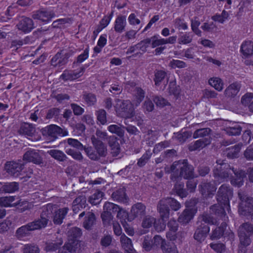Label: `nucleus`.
<instances>
[{"label": "nucleus", "mask_w": 253, "mask_h": 253, "mask_svg": "<svg viewBox=\"0 0 253 253\" xmlns=\"http://www.w3.org/2000/svg\"><path fill=\"white\" fill-rule=\"evenodd\" d=\"M166 173H171L170 179L174 181L181 179L192 178L194 177V168L189 165L187 160L174 162L170 167L165 168Z\"/></svg>", "instance_id": "f257e3e1"}, {"label": "nucleus", "mask_w": 253, "mask_h": 253, "mask_svg": "<svg viewBox=\"0 0 253 253\" xmlns=\"http://www.w3.org/2000/svg\"><path fill=\"white\" fill-rule=\"evenodd\" d=\"M232 196V189L226 184L222 185L219 187L217 194V201L218 203L211 207V213L219 216L225 215V209H229V200Z\"/></svg>", "instance_id": "f03ea898"}, {"label": "nucleus", "mask_w": 253, "mask_h": 253, "mask_svg": "<svg viewBox=\"0 0 253 253\" xmlns=\"http://www.w3.org/2000/svg\"><path fill=\"white\" fill-rule=\"evenodd\" d=\"M91 141L94 149L91 147L84 148L88 157L93 161H98L101 157H105L108 154L106 145L100 140L96 138L94 135L91 136Z\"/></svg>", "instance_id": "7ed1b4c3"}, {"label": "nucleus", "mask_w": 253, "mask_h": 253, "mask_svg": "<svg viewBox=\"0 0 253 253\" xmlns=\"http://www.w3.org/2000/svg\"><path fill=\"white\" fill-rule=\"evenodd\" d=\"M234 168L229 164L224 163L221 159L217 160L213 169V175L215 183H221L228 181L232 175Z\"/></svg>", "instance_id": "20e7f679"}, {"label": "nucleus", "mask_w": 253, "mask_h": 253, "mask_svg": "<svg viewBox=\"0 0 253 253\" xmlns=\"http://www.w3.org/2000/svg\"><path fill=\"white\" fill-rule=\"evenodd\" d=\"M169 206L174 211H178L181 207V204L174 198L168 197L161 199L158 204L157 210L162 220L165 222L169 215L170 210Z\"/></svg>", "instance_id": "39448f33"}, {"label": "nucleus", "mask_w": 253, "mask_h": 253, "mask_svg": "<svg viewBox=\"0 0 253 253\" xmlns=\"http://www.w3.org/2000/svg\"><path fill=\"white\" fill-rule=\"evenodd\" d=\"M215 223L216 220L210 215L203 214L199 218L197 222L198 227L194 234V239L199 242H203L210 231V228L207 224Z\"/></svg>", "instance_id": "423d86ee"}, {"label": "nucleus", "mask_w": 253, "mask_h": 253, "mask_svg": "<svg viewBox=\"0 0 253 253\" xmlns=\"http://www.w3.org/2000/svg\"><path fill=\"white\" fill-rule=\"evenodd\" d=\"M238 196L241 201L238 211L243 216L252 217L253 215V199L248 196L241 190L238 192Z\"/></svg>", "instance_id": "0eeeda50"}, {"label": "nucleus", "mask_w": 253, "mask_h": 253, "mask_svg": "<svg viewBox=\"0 0 253 253\" xmlns=\"http://www.w3.org/2000/svg\"><path fill=\"white\" fill-rule=\"evenodd\" d=\"M115 102L114 107L117 116L124 118H130L133 116V104L129 100L117 99Z\"/></svg>", "instance_id": "6e6552de"}, {"label": "nucleus", "mask_w": 253, "mask_h": 253, "mask_svg": "<svg viewBox=\"0 0 253 253\" xmlns=\"http://www.w3.org/2000/svg\"><path fill=\"white\" fill-rule=\"evenodd\" d=\"M42 135L50 141L55 140L59 136H67L68 131L56 125H50L41 130Z\"/></svg>", "instance_id": "1a4fd4ad"}, {"label": "nucleus", "mask_w": 253, "mask_h": 253, "mask_svg": "<svg viewBox=\"0 0 253 253\" xmlns=\"http://www.w3.org/2000/svg\"><path fill=\"white\" fill-rule=\"evenodd\" d=\"M238 234L241 245L249 246L251 242L250 237L253 234V225L248 222L243 223L239 228Z\"/></svg>", "instance_id": "9d476101"}, {"label": "nucleus", "mask_w": 253, "mask_h": 253, "mask_svg": "<svg viewBox=\"0 0 253 253\" xmlns=\"http://www.w3.org/2000/svg\"><path fill=\"white\" fill-rule=\"evenodd\" d=\"M55 16V13L53 10L42 8L34 11L33 13L32 17L34 19L47 22L50 21Z\"/></svg>", "instance_id": "9b49d317"}, {"label": "nucleus", "mask_w": 253, "mask_h": 253, "mask_svg": "<svg viewBox=\"0 0 253 253\" xmlns=\"http://www.w3.org/2000/svg\"><path fill=\"white\" fill-rule=\"evenodd\" d=\"M20 134L27 135L33 137V140L38 141L41 139V136L36 133L35 127L32 124L23 123L18 130Z\"/></svg>", "instance_id": "f8f14e48"}, {"label": "nucleus", "mask_w": 253, "mask_h": 253, "mask_svg": "<svg viewBox=\"0 0 253 253\" xmlns=\"http://www.w3.org/2000/svg\"><path fill=\"white\" fill-rule=\"evenodd\" d=\"M24 164L19 162H9L5 165V169L9 174L17 177L21 175V171L23 169Z\"/></svg>", "instance_id": "ddd939ff"}, {"label": "nucleus", "mask_w": 253, "mask_h": 253, "mask_svg": "<svg viewBox=\"0 0 253 253\" xmlns=\"http://www.w3.org/2000/svg\"><path fill=\"white\" fill-rule=\"evenodd\" d=\"M85 68L82 67L79 70H65L60 79L64 81H73L81 77L84 74Z\"/></svg>", "instance_id": "4468645a"}, {"label": "nucleus", "mask_w": 253, "mask_h": 253, "mask_svg": "<svg viewBox=\"0 0 253 253\" xmlns=\"http://www.w3.org/2000/svg\"><path fill=\"white\" fill-rule=\"evenodd\" d=\"M146 207L141 203L133 205L131 209L128 220H131L136 217L141 218L145 214Z\"/></svg>", "instance_id": "2eb2a0df"}, {"label": "nucleus", "mask_w": 253, "mask_h": 253, "mask_svg": "<svg viewBox=\"0 0 253 253\" xmlns=\"http://www.w3.org/2000/svg\"><path fill=\"white\" fill-rule=\"evenodd\" d=\"M200 191L205 198H209L212 196L216 190V187L214 184L210 182L203 181L199 186Z\"/></svg>", "instance_id": "dca6fc26"}, {"label": "nucleus", "mask_w": 253, "mask_h": 253, "mask_svg": "<svg viewBox=\"0 0 253 253\" xmlns=\"http://www.w3.org/2000/svg\"><path fill=\"white\" fill-rule=\"evenodd\" d=\"M84 216V220L83 223L84 227L87 230L91 229L96 222L94 213L91 211H83L79 214V218Z\"/></svg>", "instance_id": "f3484780"}, {"label": "nucleus", "mask_w": 253, "mask_h": 253, "mask_svg": "<svg viewBox=\"0 0 253 253\" xmlns=\"http://www.w3.org/2000/svg\"><path fill=\"white\" fill-rule=\"evenodd\" d=\"M16 27L19 30L25 33L31 32L35 28L33 20L26 17H22Z\"/></svg>", "instance_id": "a211bd4d"}, {"label": "nucleus", "mask_w": 253, "mask_h": 253, "mask_svg": "<svg viewBox=\"0 0 253 253\" xmlns=\"http://www.w3.org/2000/svg\"><path fill=\"white\" fill-rule=\"evenodd\" d=\"M71 55L69 52L63 54L58 52L51 60V65L54 67H60L65 65L68 61V59Z\"/></svg>", "instance_id": "6ab92c4d"}, {"label": "nucleus", "mask_w": 253, "mask_h": 253, "mask_svg": "<svg viewBox=\"0 0 253 253\" xmlns=\"http://www.w3.org/2000/svg\"><path fill=\"white\" fill-rule=\"evenodd\" d=\"M80 244L78 239H68L67 243H65L62 249L59 250V253H66L67 251L71 253H75L79 251Z\"/></svg>", "instance_id": "aec40b11"}, {"label": "nucleus", "mask_w": 253, "mask_h": 253, "mask_svg": "<svg viewBox=\"0 0 253 253\" xmlns=\"http://www.w3.org/2000/svg\"><path fill=\"white\" fill-rule=\"evenodd\" d=\"M23 160L38 165L42 163V158L40 155L39 152L35 150L27 151L23 155Z\"/></svg>", "instance_id": "412c9836"}, {"label": "nucleus", "mask_w": 253, "mask_h": 253, "mask_svg": "<svg viewBox=\"0 0 253 253\" xmlns=\"http://www.w3.org/2000/svg\"><path fill=\"white\" fill-rule=\"evenodd\" d=\"M233 173L235 176H232L230 179L231 184L235 186L241 187L243 185L244 179L246 177V173L243 170H236L234 169Z\"/></svg>", "instance_id": "4be33fe9"}, {"label": "nucleus", "mask_w": 253, "mask_h": 253, "mask_svg": "<svg viewBox=\"0 0 253 253\" xmlns=\"http://www.w3.org/2000/svg\"><path fill=\"white\" fill-rule=\"evenodd\" d=\"M241 87L240 83L234 82L225 88L224 91V95L227 98H234L238 94Z\"/></svg>", "instance_id": "5701e85b"}, {"label": "nucleus", "mask_w": 253, "mask_h": 253, "mask_svg": "<svg viewBox=\"0 0 253 253\" xmlns=\"http://www.w3.org/2000/svg\"><path fill=\"white\" fill-rule=\"evenodd\" d=\"M211 142V137H205L195 141L194 143H191L189 145V150L190 151L201 150L207 146L209 145Z\"/></svg>", "instance_id": "b1692460"}, {"label": "nucleus", "mask_w": 253, "mask_h": 253, "mask_svg": "<svg viewBox=\"0 0 253 253\" xmlns=\"http://www.w3.org/2000/svg\"><path fill=\"white\" fill-rule=\"evenodd\" d=\"M86 205V199L85 196L84 195H80L77 197L73 202V211L75 213H77L81 209L85 208Z\"/></svg>", "instance_id": "393cba45"}, {"label": "nucleus", "mask_w": 253, "mask_h": 253, "mask_svg": "<svg viewBox=\"0 0 253 253\" xmlns=\"http://www.w3.org/2000/svg\"><path fill=\"white\" fill-rule=\"evenodd\" d=\"M155 221L156 219L153 217L147 216L143 219L142 223V226L143 228H147L151 227L153 224H154L155 229L158 232H161L162 231H163L166 227V224H165V223H163L160 226H158L155 224Z\"/></svg>", "instance_id": "a878e982"}, {"label": "nucleus", "mask_w": 253, "mask_h": 253, "mask_svg": "<svg viewBox=\"0 0 253 253\" xmlns=\"http://www.w3.org/2000/svg\"><path fill=\"white\" fill-rule=\"evenodd\" d=\"M108 145L111 148V153L114 157L117 156L120 153V146L117 138L114 136L108 137Z\"/></svg>", "instance_id": "bb28decb"}, {"label": "nucleus", "mask_w": 253, "mask_h": 253, "mask_svg": "<svg viewBox=\"0 0 253 253\" xmlns=\"http://www.w3.org/2000/svg\"><path fill=\"white\" fill-rule=\"evenodd\" d=\"M69 211L68 208L65 207L54 211L53 216V221L55 224H61Z\"/></svg>", "instance_id": "cd10ccee"}, {"label": "nucleus", "mask_w": 253, "mask_h": 253, "mask_svg": "<svg viewBox=\"0 0 253 253\" xmlns=\"http://www.w3.org/2000/svg\"><path fill=\"white\" fill-rule=\"evenodd\" d=\"M15 196H6L0 198V206L1 207H12L20 205V201L15 202Z\"/></svg>", "instance_id": "c85d7f7f"}, {"label": "nucleus", "mask_w": 253, "mask_h": 253, "mask_svg": "<svg viewBox=\"0 0 253 253\" xmlns=\"http://www.w3.org/2000/svg\"><path fill=\"white\" fill-rule=\"evenodd\" d=\"M63 242L62 237L59 235L57 237L56 240L46 243L44 250L46 252L55 251L59 249Z\"/></svg>", "instance_id": "c756f323"}, {"label": "nucleus", "mask_w": 253, "mask_h": 253, "mask_svg": "<svg viewBox=\"0 0 253 253\" xmlns=\"http://www.w3.org/2000/svg\"><path fill=\"white\" fill-rule=\"evenodd\" d=\"M56 209L57 206L56 205L48 204L42 207L41 216L42 217H44L49 221L50 218L52 217L53 212H54Z\"/></svg>", "instance_id": "7c9ffc66"}, {"label": "nucleus", "mask_w": 253, "mask_h": 253, "mask_svg": "<svg viewBox=\"0 0 253 253\" xmlns=\"http://www.w3.org/2000/svg\"><path fill=\"white\" fill-rule=\"evenodd\" d=\"M241 52L245 57L253 55V42L251 41L244 42L241 46Z\"/></svg>", "instance_id": "2f4dec72"}, {"label": "nucleus", "mask_w": 253, "mask_h": 253, "mask_svg": "<svg viewBox=\"0 0 253 253\" xmlns=\"http://www.w3.org/2000/svg\"><path fill=\"white\" fill-rule=\"evenodd\" d=\"M126 25V16H119L117 17L115 22L114 30L116 32L121 33L125 31Z\"/></svg>", "instance_id": "473e14b6"}, {"label": "nucleus", "mask_w": 253, "mask_h": 253, "mask_svg": "<svg viewBox=\"0 0 253 253\" xmlns=\"http://www.w3.org/2000/svg\"><path fill=\"white\" fill-rule=\"evenodd\" d=\"M145 97V91L140 87H136L134 90L133 103L138 106Z\"/></svg>", "instance_id": "72a5a7b5"}, {"label": "nucleus", "mask_w": 253, "mask_h": 253, "mask_svg": "<svg viewBox=\"0 0 253 253\" xmlns=\"http://www.w3.org/2000/svg\"><path fill=\"white\" fill-rule=\"evenodd\" d=\"M194 214L191 210L185 209L178 218L179 222L182 224L188 223L193 217Z\"/></svg>", "instance_id": "f704fd0d"}, {"label": "nucleus", "mask_w": 253, "mask_h": 253, "mask_svg": "<svg viewBox=\"0 0 253 253\" xmlns=\"http://www.w3.org/2000/svg\"><path fill=\"white\" fill-rule=\"evenodd\" d=\"M31 231H33V230L30 223H29L18 228L16 232V235L18 239H21L28 236Z\"/></svg>", "instance_id": "c9c22d12"}, {"label": "nucleus", "mask_w": 253, "mask_h": 253, "mask_svg": "<svg viewBox=\"0 0 253 253\" xmlns=\"http://www.w3.org/2000/svg\"><path fill=\"white\" fill-rule=\"evenodd\" d=\"M47 153L53 158L59 162H64L67 160V157L65 153L61 150L52 149L47 151Z\"/></svg>", "instance_id": "e433bc0d"}, {"label": "nucleus", "mask_w": 253, "mask_h": 253, "mask_svg": "<svg viewBox=\"0 0 253 253\" xmlns=\"http://www.w3.org/2000/svg\"><path fill=\"white\" fill-rule=\"evenodd\" d=\"M120 242L123 249L125 250V253L129 252L130 250H133L131 240L126 237L125 234L122 235L120 237Z\"/></svg>", "instance_id": "4c0bfd02"}, {"label": "nucleus", "mask_w": 253, "mask_h": 253, "mask_svg": "<svg viewBox=\"0 0 253 253\" xmlns=\"http://www.w3.org/2000/svg\"><path fill=\"white\" fill-rule=\"evenodd\" d=\"M223 130L230 136L239 135L242 131V127L239 125L235 124H232L231 126L224 128Z\"/></svg>", "instance_id": "58836bf2"}, {"label": "nucleus", "mask_w": 253, "mask_h": 253, "mask_svg": "<svg viewBox=\"0 0 253 253\" xmlns=\"http://www.w3.org/2000/svg\"><path fill=\"white\" fill-rule=\"evenodd\" d=\"M209 84L218 91H221L224 87L223 81L218 77H212L209 80Z\"/></svg>", "instance_id": "ea45409f"}, {"label": "nucleus", "mask_w": 253, "mask_h": 253, "mask_svg": "<svg viewBox=\"0 0 253 253\" xmlns=\"http://www.w3.org/2000/svg\"><path fill=\"white\" fill-rule=\"evenodd\" d=\"M112 198L114 201L119 202L126 203L127 198L124 188H120L114 192L112 194Z\"/></svg>", "instance_id": "a19ab883"}, {"label": "nucleus", "mask_w": 253, "mask_h": 253, "mask_svg": "<svg viewBox=\"0 0 253 253\" xmlns=\"http://www.w3.org/2000/svg\"><path fill=\"white\" fill-rule=\"evenodd\" d=\"M242 146V144L239 143L234 146L227 148L226 150L227 157L231 159L237 157Z\"/></svg>", "instance_id": "79ce46f5"}, {"label": "nucleus", "mask_w": 253, "mask_h": 253, "mask_svg": "<svg viewBox=\"0 0 253 253\" xmlns=\"http://www.w3.org/2000/svg\"><path fill=\"white\" fill-rule=\"evenodd\" d=\"M48 221L44 217L40 216V218L33 222H31L30 223L34 231L45 227L47 224Z\"/></svg>", "instance_id": "37998d69"}, {"label": "nucleus", "mask_w": 253, "mask_h": 253, "mask_svg": "<svg viewBox=\"0 0 253 253\" xmlns=\"http://www.w3.org/2000/svg\"><path fill=\"white\" fill-rule=\"evenodd\" d=\"M192 132L185 131H180L174 134L172 138L178 141L179 143H184L189 137H191Z\"/></svg>", "instance_id": "c03bdc74"}, {"label": "nucleus", "mask_w": 253, "mask_h": 253, "mask_svg": "<svg viewBox=\"0 0 253 253\" xmlns=\"http://www.w3.org/2000/svg\"><path fill=\"white\" fill-rule=\"evenodd\" d=\"M168 226L169 228L170 232L167 234V237L170 238V240L175 238V233L178 228V224L175 220L171 219L168 223Z\"/></svg>", "instance_id": "a18cd8bd"}, {"label": "nucleus", "mask_w": 253, "mask_h": 253, "mask_svg": "<svg viewBox=\"0 0 253 253\" xmlns=\"http://www.w3.org/2000/svg\"><path fill=\"white\" fill-rule=\"evenodd\" d=\"M229 17V14L225 10H223L221 14L216 13L211 17V19L221 24H223L227 20Z\"/></svg>", "instance_id": "49530a36"}, {"label": "nucleus", "mask_w": 253, "mask_h": 253, "mask_svg": "<svg viewBox=\"0 0 253 253\" xmlns=\"http://www.w3.org/2000/svg\"><path fill=\"white\" fill-rule=\"evenodd\" d=\"M103 196V193L99 190L95 192L88 198V202L92 205H96L100 203Z\"/></svg>", "instance_id": "de8ad7c7"}, {"label": "nucleus", "mask_w": 253, "mask_h": 253, "mask_svg": "<svg viewBox=\"0 0 253 253\" xmlns=\"http://www.w3.org/2000/svg\"><path fill=\"white\" fill-rule=\"evenodd\" d=\"M23 253H40L38 246L34 243L24 245L22 248Z\"/></svg>", "instance_id": "09e8293b"}, {"label": "nucleus", "mask_w": 253, "mask_h": 253, "mask_svg": "<svg viewBox=\"0 0 253 253\" xmlns=\"http://www.w3.org/2000/svg\"><path fill=\"white\" fill-rule=\"evenodd\" d=\"M84 103L88 106L95 104L97 99L95 94L91 93L85 92L83 96Z\"/></svg>", "instance_id": "8fccbe9b"}, {"label": "nucleus", "mask_w": 253, "mask_h": 253, "mask_svg": "<svg viewBox=\"0 0 253 253\" xmlns=\"http://www.w3.org/2000/svg\"><path fill=\"white\" fill-rule=\"evenodd\" d=\"M211 129L209 128H203L198 129L195 130L193 133V137L194 138H198L200 137H208L209 136Z\"/></svg>", "instance_id": "3c124183"}, {"label": "nucleus", "mask_w": 253, "mask_h": 253, "mask_svg": "<svg viewBox=\"0 0 253 253\" xmlns=\"http://www.w3.org/2000/svg\"><path fill=\"white\" fill-rule=\"evenodd\" d=\"M193 35L190 33H185L179 36L177 41L179 44H187L193 40Z\"/></svg>", "instance_id": "603ef678"}, {"label": "nucleus", "mask_w": 253, "mask_h": 253, "mask_svg": "<svg viewBox=\"0 0 253 253\" xmlns=\"http://www.w3.org/2000/svg\"><path fill=\"white\" fill-rule=\"evenodd\" d=\"M124 126H119L116 125H111L108 127V130L113 133L116 134L119 137H123L125 131Z\"/></svg>", "instance_id": "864d4df0"}, {"label": "nucleus", "mask_w": 253, "mask_h": 253, "mask_svg": "<svg viewBox=\"0 0 253 253\" xmlns=\"http://www.w3.org/2000/svg\"><path fill=\"white\" fill-rule=\"evenodd\" d=\"M225 227L226 224L223 223L221 224L220 227L216 228L212 232V233L211 236V239H217L221 237L223 235Z\"/></svg>", "instance_id": "5fc2aeb1"}, {"label": "nucleus", "mask_w": 253, "mask_h": 253, "mask_svg": "<svg viewBox=\"0 0 253 253\" xmlns=\"http://www.w3.org/2000/svg\"><path fill=\"white\" fill-rule=\"evenodd\" d=\"M2 188L5 193H12L18 190L19 184L15 182L7 183L3 185Z\"/></svg>", "instance_id": "6e6d98bb"}, {"label": "nucleus", "mask_w": 253, "mask_h": 253, "mask_svg": "<svg viewBox=\"0 0 253 253\" xmlns=\"http://www.w3.org/2000/svg\"><path fill=\"white\" fill-rule=\"evenodd\" d=\"M152 242L153 246L154 249H157L161 247V250L163 245H167L168 243H167L165 239H163L161 236L159 235H156L152 240Z\"/></svg>", "instance_id": "4d7b16f0"}, {"label": "nucleus", "mask_w": 253, "mask_h": 253, "mask_svg": "<svg viewBox=\"0 0 253 253\" xmlns=\"http://www.w3.org/2000/svg\"><path fill=\"white\" fill-rule=\"evenodd\" d=\"M81 230L78 227L70 229L68 232V239L75 240L81 237Z\"/></svg>", "instance_id": "13d9d810"}, {"label": "nucleus", "mask_w": 253, "mask_h": 253, "mask_svg": "<svg viewBox=\"0 0 253 253\" xmlns=\"http://www.w3.org/2000/svg\"><path fill=\"white\" fill-rule=\"evenodd\" d=\"M95 115L97 121L102 125H104L107 123L106 112L104 109H99L96 111Z\"/></svg>", "instance_id": "bf43d9fd"}, {"label": "nucleus", "mask_w": 253, "mask_h": 253, "mask_svg": "<svg viewBox=\"0 0 253 253\" xmlns=\"http://www.w3.org/2000/svg\"><path fill=\"white\" fill-rule=\"evenodd\" d=\"M184 184L182 182H177L174 187L173 190L176 194L181 198L186 197L187 193L183 189Z\"/></svg>", "instance_id": "052dcab7"}, {"label": "nucleus", "mask_w": 253, "mask_h": 253, "mask_svg": "<svg viewBox=\"0 0 253 253\" xmlns=\"http://www.w3.org/2000/svg\"><path fill=\"white\" fill-rule=\"evenodd\" d=\"M167 73L164 71L159 70L155 73L154 81L156 85H159L165 79Z\"/></svg>", "instance_id": "680f3d73"}, {"label": "nucleus", "mask_w": 253, "mask_h": 253, "mask_svg": "<svg viewBox=\"0 0 253 253\" xmlns=\"http://www.w3.org/2000/svg\"><path fill=\"white\" fill-rule=\"evenodd\" d=\"M153 101L156 105L159 107L163 108L166 106L170 105V103L166 99L161 96H155L153 98Z\"/></svg>", "instance_id": "e2e57ef3"}, {"label": "nucleus", "mask_w": 253, "mask_h": 253, "mask_svg": "<svg viewBox=\"0 0 253 253\" xmlns=\"http://www.w3.org/2000/svg\"><path fill=\"white\" fill-rule=\"evenodd\" d=\"M169 92L175 96H178L180 92V89L179 86L176 85L174 82H171L169 85Z\"/></svg>", "instance_id": "0e129e2a"}, {"label": "nucleus", "mask_w": 253, "mask_h": 253, "mask_svg": "<svg viewBox=\"0 0 253 253\" xmlns=\"http://www.w3.org/2000/svg\"><path fill=\"white\" fill-rule=\"evenodd\" d=\"M119 209L118 206L110 202H106L103 206L104 211L111 213L117 211Z\"/></svg>", "instance_id": "69168bd1"}, {"label": "nucleus", "mask_w": 253, "mask_h": 253, "mask_svg": "<svg viewBox=\"0 0 253 253\" xmlns=\"http://www.w3.org/2000/svg\"><path fill=\"white\" fill-rule=\"evenodd\" d=\"M101 217L105 226L109 225L113 220L112 213L104 211L102 213Z\"/></svg>", "instance_id": "338daca9"}, {"label": "nucleus", "mask_w": 253, "mask_h": 253, "mask_svg": "<svg viewBox=\"0 0 253 253\" xmlns=\"http://www.w3.org/2000/svg\"><path fill=\"white\" fill-rule=\"evenodd\" d=\"M210 246L217 253H223L226 249L225 245L222 243H211Z\"/></svg>", "instance_id": "774afa93"}]
</instances>
